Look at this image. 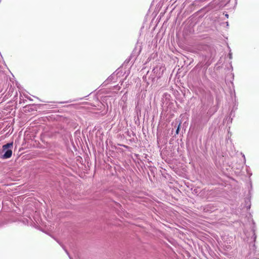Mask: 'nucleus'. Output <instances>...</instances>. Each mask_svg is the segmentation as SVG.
<instances>
[{
	"mask_svg": "<svg viewBox=\"0 0 259 259\" xmlns=\"http://www.w3.org/2000/svg\"><path fill=\"white\" fill-rule=\"evenodd\" d=\"M13 143H7V144L3 145V151H5L4 154L3 155V158L4 159H7L12 156V150L9 149V148L13 147Z\"/></svg>",
	"mask_w": 259,
	"mask_h": 259,
	"instance_id": "nucleus-1",
	"label": "nucleus"
},
{
	"mask_svg": "<svg viewBox=\"0 0 259 259\" xmlns=\"http://www.w3.org/2000/svg\"><path fill=\"white\" fill-rule=\"evenodd\" d=\"M181 123H179V126L176 130V134L178 135L179 133Z\"/></svg>",
	"mask_w": 259,
	"mask_h": 259,
	"instance_id": "nucleus-2",
	"label": "nucleus"
}]
</instances>
